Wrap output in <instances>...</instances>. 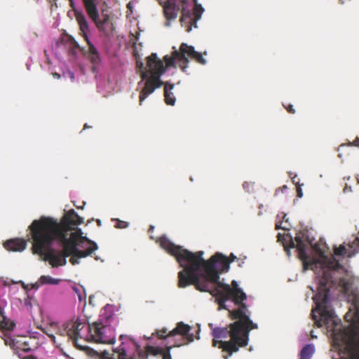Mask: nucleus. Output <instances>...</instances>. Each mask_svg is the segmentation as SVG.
I'll list each match as a JSON object with an SVG mask.
<instances>
[{"label": "nucleus", "instance_id": "f257e3e1", "mask_svg": "<svg viewBox=\"0 0 359 359\" xmlns=\"http://www.w3.org/2000/svg\"><path fill=\"white\" fill-rule=\"evenodd\" d=\"M158 242L161 247L175 257L182 270L178 273L179 286L185 287L194 285L203 292H208L216 297L219 309H226L232 319L236 320L228 327H214L209 323L213 337V346L226 352L224 359H228L239 347L248 345L249 332L257 327L250 319V312L243 301L246 294L236 280L231 286L219 280V273L227 272L229 264L236 257L231 254L230 261L222 253L217 252L208 260L204 259L203 251L192 252L180 245H176L166 236L161 237Z\"/></svg>", "mask_w": 359, "mask_h": 359}, {"label": "nucleus", "instance_id": "f03ea898", "mask_svg": "<svg viewBox=\"0 0 359 359\" xmlns=\"http://www.w3.org/2000/svg\"><path fill=\"white\" fill-rule=\"evenodd\" d=\"M83 222V218L73 209L65 211L60 221L46 216L34 219L29 226L34 252L53 267L65 266L68 257L73 265L78 264L79 259L98 248L95 242L83 236L78 227Z\"/></svg>", "mask_w": 359, "mask_h": 359}, {"label": "nucleus", "instance_id": "7ed1b4c3", "mask_svg": "<svg viewBox=\"0 0 359 359\" xmlns=\"http://www.w3.org/2000/svg\"><path fill=\"white\" fill-rule=\"evenodd\" d=\"M359 183V177H358ZM278 241L283 243L287 255L290 248H296L304 270L311 269L315 277H355L351 270L343 264L345 257H351L359 252V233L351 242L339 247L334 246V254L326 253L320 246L313 243L307 231H299L294 241L287 233H278Z\"/></svg>", "mask_w": 359, "mask_h": 359}, {"label": "nucleus", "instance_id": "20e7f679", "mask_svg": "<svg viewBox=\"0 0 359 359\" xmlns=\"http://www.w3.org/2000/svg\"><path fill=\"white\" fill-rule=\"evenodd\" d=\"M172 50L171 56L166 55L163 57L165 65H164L163 61L158 58L156 53H152L147 57V65L145 67L140 56L135 52L137 67L140 72L142 79L137 85L140 89V104L156 88L162 86L163 82L161 80V76L165 72L166 69L175 67L177 63L183 72L186 71L187 66L184 65V64L189 62L187 55L195 59L201 65L206 64V60L203 57L202 54L196 51L193 46H188L187 43H182L179 50L175 46H173Z\"/></svg>", "mask_w": 359, "mask_h": 359}, {"label": "nucleus", "instance_id": "39448f33", "mask_svg": "<svg viewBox=\"0 0 359 359\" xmlns=\"http://www.w3.org/2000/svg\"><path fill=\"white\" fill-rule=\"evenodd\" d=\"M191 327L183 322L177 323L176 327L168 332L166 328H163L156 332L157 335L161 339H168V344L170 345L167 346V351L163 348L147 345L146 351L144 352L141 346L133 339L128 336L121 335L120 339L121 344L116 348L114 351L118 353V359H147V355H162L163 359H172L170 355V349L172 347H180L189 344L194 340V334L191 332ZM97 355V359H116L109 352L104 351L98 353L95 351Z\"/></svg>", "mask_w": 359, "mask_h": 359}, {"label": "nucleus", "instance_id": "423d86ee", "mask_svg": "<svg viewBox=\"0 0 359 359\" xmlns=\"http://www.w3.org/2000/svg\"><path fill=\"white\" fill-rule=\"evenodd\" d=\"M163 7V12L167 20L166 26H170V21L175 20L178 11L182 10L181 23L189 32L192 26L196 27V22L201 19L204 8L196 0H158Z\"/></svg>", "mask_w": 359, "mask_h": 359}, {"label": "nucleus", "instance_id": "0eeeda50", "mask_svg": "<svg viewBox=\"0 0 359 359\" xmlns=\"http://www.w3.org/2000/svg\"><path fill=\"white\" fill-rule=\"evenodd\" d=\"M117 319L111 311L105 306L101 311L99 319L90 325L89 341L96 343L111 344L115 342V326Z\"/></svg>", "mask_w": 359, "mask_h": 359}, {"label": "nucleus", "instance_id": "6e6552de", "mask_svg": "<svg viewBox=\"0 0 359 359\" xmlns=\"http://www.w3.org/2000/svg\"><path fill=\"white\" fill-rule=\"evenodd\" d=\"M103 0H82L86 12L98 31L105 36L113 34L114 25L109 14L100 8Z\"/></svg>", "mask_w": 359, "mask_h": 359}, {"label": "nucleus", "instance_id": "1a4fd4ad", "mask_svg": "<svg viewBox=\"0 0 359 359\" xmlns=\"http://www.w3.org/2000/svg\"><path fill=\"white\" fill-rule=\"evenodd\" d=\"M69 1L72 11L74 12L75 19L79 25L81 34L88 44V57L93 66H96L100 64L101 58L97 48L88 37L90 27L87 18L83 10L77 8L74 0H69Z\"/></svg>", "mask_w": 359, "mask_h": 359}, {"label": "nucleus", "instance_id": "9d476101", "mask_svg": "<svg viewBox=\"0 0 359 359\" xmlns=\"http://www.w3.org/2000/svg\"><path fill=\"white\" fill-rule=\"evenodd\" d=\"M90 325H91L86 323L85 319L79 318L67 326V334L73 339L75 345L81 348H83L84 347L79 345L78 341L79 339L89 341Z\"/></svg>", "mask_w": 359, "mask_h": 359}, {"label": "nucleus", "instance_id": "9b49d317", "mask_svg": "<svg viewBox=\"0 0 359 359\" xmlns=\"http://www.w3.org/2000/svg\"><path fill=\"white\" fill-rule=\"evenodd\" d=\"M116 83L114 79L104 78L100 79L97 83V88L104 96L112 93L115 90Z\"/></svg>", "mask_w": 359, "mask_h": 359}, {"label": "nucleus", "instance_id": "f8f14e48", "mask_svg": "<svg viewBox=\"0 0 359 359\" xmlns=\"http://www.w3.org/2000/svg\"><path fill=\"white\" fill-rule=\"evenodd\" d=\"M27 246V241L24 239L14 238L6 241L4 248L9 251L22 252Z\"/></svg>", "mask_w": 359, "mask_h": 359}, {"label": "nucleus", "instance_id": "ddd939ff", "mask_svg": "<svg viewBox=\"0 0 359 359\" xmlns=\"http://www.w3.org/2000/svg\"><path fill=\"white\" fill-rule=\"evenodd\" d=\"M286 214L282 212L277 215L276 228V229H281L285 231H289L291 228V224L289 222L288 218L286 217Z\"/></svg>", "mask_w": 359, "mask_h": 359}, {"label": "nucleus", "instance_id": "4468645a", "mask_svg": "<svg viewBox=\"0 0 359 359\" xmlns=\"http://www.w3.org/2000/svg\"><path fill=\"white\" fill-rule=\"evenodd\" d=\"M174 88V85L170 84L168 82L165 83L164 87V94H165V100L167 104L174 105L175 103V97L172 93V89Z\"/></svg>", "mask_w": 359, "mask_h": 359}, {"label": "nucleus", "instance_id": "2eb2a0df", "mask_svg": "<svg viewBox=\"0 0 359 359\" xmlns=\"http://www.w3.org/2000/svg\"><path fill=\"white\" fill-rule=\"evenodd\" d=\"M315 353V346L313 344L304 346L300 351V359H311Z\"/></svg>", "mask_w": 359, "mask_h": 359}, {"label": "nucleus", "instance_id": "dca6fc26", "mask_svg": "<svg viewBox=\"0 0 359 359\" xmlns=\"http://www.w3.org/2000/svg\"><path fill=\"white\" fill-rule=\"evenodd\" d=\"M70 287L74 293L76 294L79 302L86 299V295L83 286L76 283H72Z\"/></svg>", "mask_w": 359, "mask_h": 359}, {"label": "nucleus", "instance_id": "f3484780", "mask_svg": "<svg viewBox=\"0 0 359 359\" xmlns=\"http://www.w3.org/2000/svg\"><path fill=\"white\" fill-rule=\"evenodd\" d=\"M4 314V309L3 308V306H1V302H0V315L4 318V320L0 323V326L2 329L11 330L13 328L14 324L13 323L6 322Z\"/></svg>", "mask_w": 359, "mask_h": 359}, {"label": "nucleus", "instance_id": "a211bd4d", "mask_svg": "<svg viewBox=\"0 0 359 359\" xmlns=\"http://www.w3.org/2000/svg\"><path fill=\"white\" fill-rule=\"evenodd\" d=\"M40 282L43 285H57L60 283V280L54 278L50 276H41L40 277Z\"/></svg>", "mask_w": 359, "mask_h": 359}, {"label": "nucleus", "instance_id": "6ab92c4d", "mask_svg": "<svg viewBox=\"0 0 359 359\" xmlns=\"http://www.w3.org/2000/svg\"><path fill=\"white\" fill-rule=\"evenodd\" d=\"M62 76L65 79H69L72 83L77 81V79L74 72L71 71L69 68H67L62 72Z\"/></svg>", "mask_w": 359, "mask_h": 359}, {"label": "nucleus", "instance_id": "aec40b11", "mask_svg": "<svg viewBox=\"0 0 359 359\" xmlns=\"http://www.w3.org/2000/svg\"><path fill=\"white\" fill-rule=\"evenodd\" d=\"M114 220L116 221L115 227L117 229H125L128 226V223L126 222L121 221V220H119L117 219H116Z\"/></svg>", "mask_w": 359, "mask_h": 359}, {"label": "nucleus", "instance_id": "412c9836", "mask_svg": "<svg viewBox=\"0 0 359 359\" xmlns=\"http://www.w3.org/2000/svg\"><path fill=\"white\" fill-rule=\"evenodd\" d=\"M252 187H253V184L251 182H245L243 184V189L248 192H250L251 191V189H252Z\"/></svg>", "mask_w": 359, "mask_h": 359}, {"label": "nucleus", "instance_id": "4be33fe9", "mask_svg": "<svg viewBox=\"0 0 359 359\" xmlns=\"http://www.w3.org/2000/svg\"><path fill=\"white\" fill-rule=\"evenodd\" d=\"M42 285L43 284L40 282V278H39V280L36 283L30 284V287H31L32 290H37L40 287V286Z\"/></svg>", "mask_w": 359, "mask_h": 359}, {"label": "nucleus", "instance_id": "5701e85b", "mask_svg": "<svg viewBox=\"0 0 359 359\" xmlns=\"http://www.w3.org/2000/svg\"><path fill=\"white\" fill-rule=\"evenodd\" d=\"M13 283H20L22 286V287L27 291H29L32 290L31 287H30V285L29 284H25L23 281L22 280H20L19 282H15V281H12Z\"/></svg>", "mask_w": 359, "mask_h": 359}, {"label": "nucleus", "instance_id": "b1692460", "mask_svg": "<svg viewBox=\"0 0 359 359\" xmlns=\"http://www.w3.org/2000/svg\"><path fill=\"white\" fill-rule=\"evenodd\" d=\"M79 52L78 46L75 44L74 47L71 50V53L73 55H76Z\"/></svg>", "mask_w": 359, "mask_h": 359}, {"label": "nucleus", "instance_id": "393cba45", "mask_svg": "<svg viewBox=\"0 0 359 359\" xmlns=\"http://www.w3.org/2000/svg\"><path fill=\"white\" fill-rule=\"evenodd\" d=\"M349 145L359 146V137H357L353 142H350Z\"/></svg>", "mask_w": 359, "mask_h": 359}, {"label": "nucleus", "instance_id": "a878e982", "mask_svg": "<svg viewBox=\"0 0 359 359\" xmlns=\"http://www.w3.org/2000/svg\"><path fill=\"white\" fill-rule=\"evenodd\" d=\"M297 196L299 198H302L303 196V192H302V188L299 187H297Z\"/></svg>", "mask_w": 359, "mask_h": 359}, {"label": "nucleus", "instance_id": "bb28decb", "mask_svg": "<svg viewBox=\"0 0 359 359\" xmlns=\"http://www.w3.org/2000/svg\"><path fill=\"white\" fill-rule=\"evenodd\" d=\"M287 110L290 112V113H294V109H293V107L292 105L291 104H289L287 107H285Z\"/></svg>", "mask_w": 359, "mask_h": 359}, {"label": "nucleus", "instance_id": "cd10ccee", "mask_svg": "<svg viewBox=\"0 0 359 359\" xmlns=\"http://www.w3.org/2000/svg\"><path fill=\"white\" fill-rule=\"evenodd\" d=\"M289 175H290V177L292 178L293 183L298 184V182L296 181L297 175H294V177H292V172H290Z\"/></svg>", "mask_w": 359, "mask_h": 359}, {"label": "nucleus", "instance_id": "c85d7f7f", "mask_svg": "<svg viewBox=\"0 0 359 359\" xmlns=\"http://www.w3.org/2000/svg\"><path fill=\"white\" fill-rule=\"evenodd\" d=\"M53 76L55 79H59L61 77L60 74L58 73H53Z\"/></svg>", "mask_w": 359, "mask_h": 359}, {"label": "nucleus", "instance_id": "c756f323", "mask_svg": "<svg viewBox=\"0 0 359 359\" xmlns=\"http://www.w3.org/2000/svg\"><path fill=\"white\" fill-rule=\"evenodd\" d=\"M199 332H200V328H198V336L196 337V339H199L200 337L198 335L199 334Z\"/></svg>", "mask_w": 359, "mask_h": 359}, {"label": "nucleus", "instance_id": "7c9ffc66", "mask_svg": "<svg viewBox=\"0 0 359 359\" xmlns=\"http://www.w3.org/2000/svg\"><path fill=\"white\" fill-rule=\"evenodd\" d=\"M311 337L312 338H316V336H315V334H313V332H311Z\"/></svg>", "mask_w": 359, "mask_h": 359}, {"label": "nucleus", "instance_id": "2f4dec72", "mask_svg": "<svg viewBox=\"0 0 359 359\" xmlns=\"http://www.w3.org/2000/svg\"><path fill=\"white\" fill-rule=\"evenodd\" d=\"M311 337L312 338H316V336H315V334H313V332H311Z\"/></svg>", "mask_w": 359, "mask_h": 359}, {"label": "nucleus", "instance_id": "473e14b6", "mask_svg": "<svg viewBox=\"0 0 359 359\" xmlns=\"http://www.w3.org/2000/svg\"><path fill=\"white\" fill-rule=\"evenodd\" d=\"M97 224H98V225H99V226H100V225H101V221H100V219H98V220L97 221Z\"/></svg>", "mask_w": 359, "mask_h": 359}, {"label": "nucleus", "instance_id": "72a5a7b5", "mask_svg": "<svg viewBox=\"0 0 359 359\" xmlns=\"http://www.w3.org/2000/svg\"><path fill=\"white\" fill-rule=\"evenodd\" d=\"M0 302H1V306H3V305L5 304V302H4L3 301H1V300H0Z\"/></svg>", "mask_w": 359, "mask_h": 359}, {"label": "nucleus", "instance_id": "f704fd0d", "mask_svg": "<svg viewBox=\"0 0 359 359\" xmlns=\"http://www.w3.org/2000/svg\"><path fill=\"white\" fill-rule=\"evenodd\" d=\"M130 4H131V3H130H130H128V7H130Z\"/></svg>", "mask_w": 359, "mask_h": 359}, {"label": "nucleus", "instance_id": "c9c22d12", "mask_svg": "<svg viewBox=\"0 0 359 359\" xmlns=\"http://www.w3.org/2000/svg\"><path fill=\"white\" fill-rule=\"evenodd\" d=\"M311 290L314 292V289L313 287H311Z\"/></svg>", "mask_w": 359, "mask_h": 359}]
</instances>
